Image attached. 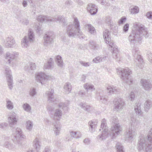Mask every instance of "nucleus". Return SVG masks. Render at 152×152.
<instances>
[{"mask_svg":"<svg viewBox=\"0 0 152 152\" xmlns=\"http://www.w3.org/2000/svg\"><path fill=\"white\" fill-rule=\"evenodd\" d=\"M37 20L40 22L39 25L43 22L58 21L59 23H62L63 26H66V33L69 37H78L81 39L83 38L84 35L80 29V23L77 18H74V24H67L63 16L59 15L57 17L53 18L43 15H40L37 18Z\"/></svg>","mask_w":152,"mask_h":152,"instance_id":"f257e3e1","label":"nucleus"},{"mask_svg":"<svg viewBox=\"0 0 152 152\" xmlns=\"http://www.w3.org/2000/svg\"><path fill=\"white\" fill-rule=\"evenodd\" d=\"M134 30L128 37V39L132 45H137L138 42L141 43V40L144 37L145 38L148 37L149 34L147 31V28H145L144 26L140 23H136L134 25Z\"/></svg>","mask_w":152,"mask_h":152,"instance_id":"f03ea898","label":"nucleus"},{"mask_svg":"<svg viewBox=\"0 0 152 152\" xmlns=\"http://www.w3.org/2000/svg\"><path fill=\"white\" fill-rule=\"evenodd\" d=\"M147 137L148 138L141 137L139 140L137 147L139 151L150 152L152 150V129H151Z\"/></svg>","mask_w":152,"mask_h":152,"instance_id":"7ed1b4c3","label":"nucleus"},{"mask_svg":"<svg viewBox=\"0 0 152 152\" xmlns=\"http://www.w3.org/2000/svg\"><path fill=\"white\" fill-rule=\"evenodd\" d=\"M113 126L111 127L109 131V134L112 135L113 138L115 136L120 134L122 132L121 128L118 123V118L116 116L113 117L110 119Z\"/></svg>","mask_w":152,"mask_h":152,"instance_id":"20e7f679","label":"nucleus"},{"mask_svg":"<svg viewBox=\"0 0 152 152\" xmlns=\"http://www.w3.org/2000/svg\"><path fill=\"white\" fill-rule=\"evenodd\" d=\"M108 127L107 126L106 123V120L104 118L102 119L101 121V124L100 126V129H99V131H101V129L103 130L101 133L97 137V138L98 140L100 141L104 140L108 137V135H110L112 139H114L117 136H114L113 138L112 135H110L109 134L110 130L108 131Z\"/></svg>","mask_w":152,"mask_h":152,"instance_id":"39448f33","label":"nucleus"},{"mask_svg":"<svg viewBox=\"0 0 152 152\" xmlns=\"http://www.w3.org/2000/svg\"><path fill=\"white\" fill-rule=\"evenodd\" d=\"M121 78L127 84L130 85L132 83L133 80L130 75L132 73V71L128 67L121 70Z\"/></svg>","mask_w":152,"mask_h":152,"instance_id":"423d86ee","label":"nucleus"},{"mask_svg":"<svg viewBox=\"0 0 152 152\" xmlns=\"http://www.w3.org/2000/svg\"><path fill=\"white\" fill-rule=\"evenodd\" d=\"M34 36L33 31L29 29L28 31V37L25 36L22 40V47L27 48L29 45L30 43L33 42L34 40Z\"/></svg>","mask_w":152,"mask_h":152,"instance_id":"0eeeda50","label":"nucleus"},{"mask_svg":"<svg viewBox=\"0 0 152 152\" xmlns=\"http://www.w3.org/2000/svg\"><path fill=\"white\" fill-rule=\"evenodd\" d=\"M130 123H131L132 126L134 125V122L133 120H131L130 121ZM136 133L135 129L134 128L133 129L132 126L129 128V129L126 131L125 133V139L126 140H130L132 139L133 138L136 136Z\"/></svg>","mask_w":152,"mask_h":152,"instance_id":"6e6552de","label":"nucleus"},{"mask_svg":"<svg viewBox=\"0 0 152 152\" xmlns=\"http://www.w3.org/2000/svg\"><path fill=\"white\" fill-rule=\"evenodd\" d=\"M5 73L9 88L10 90H12L13 86L12 77L11 75V71L8 67L6 66L5 68Z\"/></svg>","mask_w":152,"mask_h":152,"instance_id":"1a4fd4ad","label":"nucleus"},{"mask_svg":"<svg viewBox=\"0 0 152 152\" xmlns=\"http://www.w3.org/2000/svg\"><path fill=\"white\" fill-rule=\"evenodd\" d=\"M114 104V110L119 111L122 110L124 106V102L121 98H117L115 99Z\"/></svg>","mask_w":152,"mask_h":152,"instance_id":"9d476101","label":"nucleus"},{"mask_svg":"<svg viewBox=\"0 0 152 152\" xmlns=\"http://www.w3.org/2000/svg\"><path fill=\"white\" fill-rule=\"evenodd\" d=\"M35 77L36 80L40 82L42 85L44 84L45 82L48 80V76L42 72L37 73L35 74Z\"/></svg>","mask_w":152,"mask_h":152,"instance_id":"9b49d317","label":"nucleus"},{"mask_svg":"<svg viewBox=\"0 0 152 152\" xmlns=\"http://www.w3.org/2000/svg\"><path fill=\"white\" fill-rule=\"evenodd\" d=\"M54 35L51 32H48L44 36V45L45 46H47L48 44L51 43L53 41Z\"/></svg>","mask_w":152,"mask_h":152,"instance_id":"f8f14e48","label":"nucleus"},{"mask_svg":"<svg viewBox=\"0 0 152 152\" xmlns=\"http://www.w3.org/2000/svg\"><path fill=\"white\" fill-rule=\"evenodd\" d=\"M19 55V53L15 51L11 52H7L5 55V59L8 62L9 64L14 59H15Z\"/></svg>","mask_w":152,"mask_h":152,"instance_id":"ddd939ff","label":"nucleus"},{"mask_svg":"<svg viewBox=\"0 0 152 152\" xmlns=\"http://www.w3.org/2000/svg\"><path fill=\"white\" fill-rule=\"evenodd\" d=\"M40 142L38 139L36 138L33 142V147L31 148H29L27 152H34L35 150L37 152H39L40 148Z\"/></svg>","mask_w":152,"mask_h":152,"instance_id":"4468645a","label":"nucleus"},{"mask_svg":"<svg viewBox=\"0 0 152 152\" xmlns=\"http://www.w3.org/2000/svg\"><path fill=\"white\" fill-rule=\"evenodd\" d=\"M8 120L10 126L13 127V125L16 124L18 121L16 114L13 112H11Z\"/></svg>","mask_w":152,"mask_h":152,"instance_id":"2eb2a0df","label":"nucleus"},{"mask_svg":"<svg viewBox=\"0 0 152 152\" xmlns=\"http://www.w3.org/2000/svg\"><path fill=\"white\" fill-rule=\"evenodd\" d=\"M5 45L7 48H12L13 45H14L15 42L13 37L10 36L7 37L4 41Z\"/></svg>","mask_w":152,"mask_h":152,"instance_id":"dca6fc26","label":"nucleus"},{"mask_svg":"<svg viewBox=\"0 0 152 152\" xmlns=\"http://www.w3.org/2000/svg\"><path fill=\"white\" fill-rule=\"evenodd\" d=\"M15 133V137L17 140H18L19 139L22 140L24 138L25 136L22 134L21 130L20 128H16Z\"/></svg>","mask_w":152,"mask_h":152,"instance_id":"f3484780","label":"nucleus"},{"mask_svg":"<svg viewBox=\"0 0 152 152\" xmlns=\"http://www.w3.org/2000/svg\"><path fill=\"white\" fill-rule=\"evenodd\" d=\"M140 83L143 88L146 90H149L151 87V83L146 80L141 79L140 81Z\"/></svg>","mask_w":152,"mask_h":152,"instance_id":"a211bd4d","label":"nucleus"},{"mask_svg":"<svg viewBox=\"0 0 152 152\" xmlns=\"http://www.w3.org/2000/svg\"><path fill=\"white\" fill-rule=\"evenodd\" d=\"M36 65L34 63H29L27 64L24 66L25 71L29 72L31 70H34L36 69Z\"/></svg>","mask_w":152,"mask_h":152,"instance_id":"6ab92c4d","label":"nucleus"},{"mask_svg":"<svg viewBox=\"0 0 152 152\" xmlns=\"http://www.w3.org/2000/svg\"><path fill=\"white\" fill-rule=\"evenodd\" d=\"M61 126L58 121L56 123L54 124L53 131L54 132L55 134L56 135H58L60 133V131L61 130Z\"/></svg>","mask_w":152,"mask_h":152,"instance_id":"aec40b11","label":"nucleus"},{"mask_svg":"<svg viewBox=\"0 0 152 152\" xmlns=\"http://www.w3.org/2000/svg\"><path fill=\"white\" fill-rule=\"evenodd\" d=\"M107 92L109 95L112 94H116L117 92H119V89L116 87L109 86L107 88Z\"/></svg>","mask_w":152,"mask_h":152,"instance_id":"412c9836","label":"nucleus"},{"mask_svg":"<svg viewBox=\"0 0 152 152\" xmlns=\"http://www.w3.org/2000/svg\"><path fill=\"white\" fill-rule=\"evenodd\" d=\"M68 102H66L64 103H60L59 104V107L62 108L65 113L67 112L69 110L68 106L69 105Z\"/></svg>","mask_w":152,"mask_h":152,"instance_id":"4be33fe9","label":"nucleus"},{"mask_svg":"<svg viewBox=\"0 0 152 152\" xmlns=\"http://www.w3.org/2000/svg\"><path fill=\"white\" fill-rule=\"evenodd\" d=\"M54 62L53 59L50 58L47 63H45L44 66V69H50L53 68Z\"/></svg>","mask_w":152,"mask_h":152,"instance_id":"5701e85b","label":"nucleus"},{"mask_svg":"<svg viewBox=\"0 0 152 152\" xmlns=\"http://www.w3.org/2000/svg\"><path fill=\"white\" fill-rule=\"evenodd\" d=\"M53 90L51 89L50 91L46 92V94L47 95L48 98V101L49 102H52L53 100Z\"/></svg>","mask_w":152,"mask_h":152,"instance_id":"b1692460","label":"nucleus"},{"mask_svg":"<svg viewBox=\"0 0 152 152\" xmlns=\"http://www.w3.org/2000/svg\"><path fill=\"white\" fill-rule=\"evenodd\" d=\"M89 126V130L91 132H94L97 126V124L95 122H94L93 121H90L88 123Z\"/></svg>","mask_w":152,"mask_h":152,"instance_id":"393cba45","label":"nucleus"},{"mask_svg":"<svg viewBox=\"0 0 152 152\" xmlns=\"http://www.w3.org/2000/svg\"><path fill=\"white\" fill-rule=\"evenodd\" d=\"M85 27L88 30V32L91 34L95 35L96 33V31L94 28L91 24H86Z\"/></svg>","mask_w":152,"mask_h":152,"instance_id":"a878e982","label":"nucleus"},{"mask_svg":"<svg viewBox=\"0 0 152 152\" xmlns=\"http://www.w3.org/2000/svg\"><path fill=\"white\" fill-rule=\"evenodd\" d=\"M141 103L140 102L136 103L135 104L134 110L136 113L139 115H141L142 114V112L141 110Z\"/></svg>","mask_w":152,"mask_h":152,"instance_id":"bb28decb","label":"nucleus"},{"mask_svg":"<svg viewBox=\"0 0 152 152\" xmlns=\"http://www.w3.org/2000/svg\"><path fill=\"white\" fill-rule=\"evenodd\" d=\"M145 105V110L146 113L148 112L150 108L152 106V102L149 100H147L145 102L144 104Z\"/></svg>","mask_w":152,"mask_h":152,"instance_id":"cd10ccee","label":"nucleus"},{"mask_svg":"<svg viewBox=\"0 0 152 152\" xmlns=\"http://www.w3.org/2000/svg\"><path fill=\"white\" fill-rule=\"evenodd\" d=\"M110 32L108 29L105 30L103 32V37L105 40H107L108 41L110 39Z\"/></svg>","mask_w":152,"mask_h":152,"instance_id":"c85d7f7f","label":"nucleus"},{"mask_svg":"<svg viewBox=\"0 0 152 152\" xmlns=\"http://www.w3.org/2000/svg\"><path fill=\"white\" fill-rule=\"evenodd\" d=\"M107 57L106 56L103 57L102 58L100 56L96 57L94 58L93 60V61L95 63H98L100 62H103L107 60Z\"/></svg>","mask_w":152,"mask_h":152,"instance_id":"c756f323","label":"nucleus"},{"mask_svg":"<svg viewBox=\"0 0 152 152\" xmlns=\"http://www.w3.org/2000/svg\"><path fill=\"white\" fill-rule=\"evenodd\" d=\"M129 10L131 14H137L139 12V8L136 6H131Z\"/></svg>","mask_w":152,"mask_h":152,"instance_id":"7c9ffc66","label":"nucleus"},{"mask_svg":"<svg viewBox=\"0 0 152 152\" xmlns=\"http://www.w3.org/2000/svg\"><path fill=\"white\" fill-rule=\"evenodd\" d=\"M99 96L100 97L99 101L103 103L106 104L108 100V96H106L102 95L100 93H99Z\"/></svg>","mask_w":152,"mask_h":152,"instance_id":"2f4dec72","label":"nucleus"},{"mask_svg":"<svg viewBox=\"0 0 152 152\" xmlns=\"http://www.w3.org/2000/svg\"><path fill=\"white\" fill-rule=\"evenodd\" d=\"M64 88L65 91L68 92V93H70L72 90V86L71 84L69 82L66 83L64 85Z\"/></svg>","mask_w":152,"mask_h":152,"instance_id":"473e14b6","label":"nucleus"},{"mask_svg":"<svg viewBox=\"0 0 152 152\" xmlns=\"http://www.w3.org/2000/svg\"><path fill=\"white\" fill-rule=\"evenodd\" d=\"M56 59L57 65L61 67L63 66V63L61 59V57L60 56H57L56 57Z\"/></svg>","mask_w":152,"mask_h":152,"instance_id":"72a5a7b5","label":"nucleus"},{"mask_svg":"<svg viewBox=\"0 0 152 152\" xmlns=\"http://www.w3.org/2000/svg\"><path fill=\"white\" fill-rule=\"evenodd\" d=\"M84 88L87 90H89L93 91L95 89L94 88V86L93 85L88 83H86V84L84 85Z\"/></svg>","mask_w":152,"mask_h":152,"instance_id":"f704fd0d","label":"nucleus"},{"mask_svg":"<svg viewBox=\"0 0 152 152\" xmlns=\"http://www.w3.org/2000/svg\"><path fill=\"white\" fill-rule=\"evenodd\" d=\"M80 106L84 110L89 111L90 110V106L85 103H80Z\"/></svg>","mask_w":152,"mask_h":152,"instance_id":"c9c22d12","label":"nucleus"},{"mask_svg":"<svg viewBox=\"0 0 152 152\" xmlns=\"http://www.w3.org/2000/svg\"><path fill=\"white\" fill-rule=\"evenodd\" d=\"M117 152H124V148L123 145L120 143H117L115 146Z\"/></svg>","mask_w":152,"mask_h":152,"instance_id":"e433bc0d","label":"nucleus"},{"mask_svg":"<svg viewBox=\"0 0 152 152\" xmlns=\"http://www.w3.org/2000/svg\"><path fill=\"white\" fill-rule=\"evenodd\" d=\"M110 50H113V53L112 56L113 58L115 59H116L118 58L117 55L118 53V50L117 47H115L113 49H110Z\"/></svg>","mask_w":152,"mask_h":152,"instance_id":"4c0bfd02","label":"nucleus"},{"mask_svg":"<svg viewBox=\"0 0 152 152\" xmlns=\"http://www.w3.org/2000/svg\"><path fill=\"white\" fill-rule=\"evenodd\" d=\"M90 47L93 49H98L99 48V45L96 44V43L93 41H90Z\"/></svg>","mask_w":152,"mask_h":152,"instance_id":"58836bf2","label":"nucleus"},{"mask_svg":"<svg viewBox=\"0 0 152 152\" xmlns=\"http://www.w3.org/2000/svg\"><path fill=\"white\" fill-rule=\"evenodd\" d=\"M136 60H137L139 62H140V64L139 65L138 63H137L136 64V66H138L140 68H142V66H141V62H142V59L141 57V56L139 55V54L137 55H136Z\"/></svg>","mask_w":152,"mask_h":152,"instance_id":"ea45409f","label":"nucleus"},{"mask_svg":"<svg viewBox=\"0 0 152 152\" xmlns=\"http://www.w3.org/2000/svg\"><path fill=\"white\" fill-rule=\"evenodd\" d=\"M62 115V111L59 109H56L55 110V113H54V115L55 117H58L59 118L57 119L58 120H59Z\"/></svg>","mask_w":152,"mask_h":152,"instance_id":"a19ab883","label":"nucleus"},{"mask_svg":"<svg viewBox=\"0 0 152 152\" xmlns=\"http://www.w3.org/2000/svg\"><path fill=\"white\" fill-rule=\"evenodd\" d=\"M33 124V122L30 121H28L26 122V127L27 129L29 131L31 130Z\"/></svg>","mask_w":152,"mask_h":152,"instance_id":"79ce46f5","label":"nucleus"},{"mask_svg":"<svg viewBox=\"0 0 152 152\" xmlns=\"http://www.w3.org/2000/svg\"><path fill=\"white\" fill-rule=\"evenodd\" d=\"M105 41L107 44H108L110 46L109 47V49L110 50V49H113V48H114L115 47L114 45V44L113 42L111 41V39L108 41L107 40H105Z\"/></svg>","mask_w":152,"mask_h":152,"instance_id":"37998d69","label":"nucleus"},{"mask_svg":"<svg viewBox=\"0 0 152 152\" xmlns=\"http://www.w3.org/2000/svg\"><path fill=\"white\" fill-rule=\"evenodd\" d=\"M4 146L6 148H8L10 149H11L13 148V145L10 143L8 141H7L4 142Z\"/></svg>","mask_w":152,"mask_h":152,"instance_id":"c03bdc74","label":"nucleus"},{"mask_svg":"<svg viewBox=\"0 0 152 152\" xmlns=\"http://www.w3.org/2000/svg\"><path fill=\"white\" fill-rule=\"evenodd\" d=\"M6 106L8 109H12L13 108V103L9 100H7Z\"/></svg>","mask_w":152,"mask_h":152,"instance_id":"a18cd8bd","label":"nucleus"},{"mask_svg":"<svg viewBox=\"0 0 152 152\" xmlns=\"http://www.w3.org/2000/svg\"><path fill=\"white\" fill-rule=\"evenodd\" d=\"M139 53L138 49L137 48H133L132 50V55L135 58L136 55H137Z\"/></svg>","mask_w":152,"mask_h":152,"instance_id":"49530a36","label":"nucleus"},{"mask_svg":"<svg viewBox=\"0 0 152 152\" xmlns=\"http://www.w3.org/2000/svg\"><path fill=\"white\" fill-rule=\"evenodd\" d=\"M94 8H96V7L94 4L89 3L87 5V9L89 12L91 9H94Z\"/></svg>","mask_w":152,"mask_h":152,"instance_id":"de8ad7c7","label":"nucleus"},{"mask_svg":"<svg viewBox=\"0 0 152 152\" xmlns=\"http://www.w3.org/2000/svg\"><path fill=\"white\" fill-rule=\"evenodd\" d=\"M129 100L133 102L134 99L135 95L134 92H131L128 97Z\"/></svg>","mask_w":152,"mask_h":152,"instance_id":"09e8293b","label":"nucleus"},{"mask_svg":"<svg viewBox=\"0 0 152 152\" xmlns=\"http://www.w3.org/2000/svg\"><path fill=\"white\" fill-rule=\"evenodd\" d=\"M37 92L36 91V89L33 88L30 89L29 91V94L30 96H33L36 94Z\"/></svg>","mask_w":152,"mask_h":152,"instance_id":"8fccbe9b","label":"nucleus"},{"mask_svg":"<svg viewBox=\"0 0 152 152\" xmlns=\"http://www.w3.org/2000/svg\"><path fill=\"white\" fill-rule=\"evenodd\" d=\"M7 126V123H0V128L4 130L6 129V127Z\"/></svg>","mask_w":152,"mask_h":152,"instance_id":"3c124183","label":"nucleus"},{"mask_svg":"<svg viewBox=\"0 0 152 152\" xmlns=\"http://www.w3.org/2000/svg\"><path fill=\"white\" fill-rule=\"evenodd\" d=\"M23 108L26 111L28 112H29L31 109L30 106L28 104H24L23 105Z\"/></svg>","mask_w":152,"mask_h":152,"instance_id":"603ef678","label":"nucleus"},{"mask_svg":"<svg viewBox=\"0 0 152 152\" xmlns=\"http://www.w3.org/2000/svg\"><path fill=\"white\" fill-rule=\"evenodd\" d=\"M80 63L81 65L85 67L89 66L91 65V64L89 62H86L83 61H80Z\"/></svg>","mask_w":152,"mask_h":152,"instance_id":"864d4df0","label":"nucleus"},{"mask_svg":"<svg viewBox=\"0 0 152 152\" xmlns=\"http://www.w3.org/2000/svg\"><path fill=\"white\" fill-rule=\"evenodd\" d=\"M97 1H98L102 5H105L107 6L109 5L108 4H106L107 2L106 0H96Z\"/></svg>","mask_w":152,"mask_h":152,"instance_id":"5fc2aeb1","label":"nucleus"},{"mask_svg":"<svg viewBox=\"0 0 152 152\" xmlns=\"http://www.w3.org/2000/svg\"><path fill=\"white\" fill-rule=\"evenodd\" d=\"M97 10V8H94V9H91L89 12L92 15H94L96 13Z\"/></svg>","mask_w":152,"mask_h":152,"instance_id":"6e6d98bb","label":"nucleus"},{"mask_svg":"<svg viewBox=\"0 0 152 152\" xmlns=\"http://www.w3.org/2000/svg\"><path fill=\"white\" fill-rule=\"evenodd\" d=\"M146 16L148 19H152V12L151 11L148 12L146 15Z\"/></svg>","mask_w":152,"mask_h":152,"instance_id":"4d7b16f0","label":"nucleus"},{"mask_svg":"<svg viewBox=\"0 0 152 152\" xmlns=\"http://www.w3.org/2000/svg\"><path fill=\"white\" fill-rule=\"evenodd\" d=\"M77 132L75 131H72L70 132V135L72 137L75 138L76 139V137H77Z\"/></svg>","mask_w":152,"mask_h":152,"instance_id":"13d9d810","label":"nucleus"},{"mask_svg":"<svg viewBox=\"0 0 152 152\" xmlns=\"http://www.w3.org/2000/svg\"><path fill=\"white\" fill-rule=\"evenodd\" d=\"M129 25L128 23L126 24L123 27V31L125 32H127L129 29Z\"/></svg>","mask_w":152,"mask_h":152,"instance_id":"bf43d9fd","label":"nucleus"},{"mask_svg":"<svg viewBox=\"0 0 152 152\" xmlns=\"http://www.w3.org/2000/svg\"><path fill=\"white\" fill-rule=\"evenodd\" d=\"M148 61L151 62L152 63V54L149 53L147 55Z\"/></svg>","mask_w":152,"mask_h":152,"instance_id":"052dcab7","label":"nucleus"},{"mask_svg":"<svg viewBox=\"0 0 152 152\" xmlns=\"http://www.w3.org/2000/svg\"><path fill=\"white\" fill-rule=\"evenodd\" d=\"M72 1L71 0H67L66 1L65 3V4L67 6H69L71 5H72Z\"/></svg>","mask_w":152,"mask_h":152,"instance_id":"680f3d73","label":"nucleus"},{"mask_svg":"<svg viewBox=\"0 0 152 152\" xmlns=\"http://www.w3.org/2000/svg\"><path fill=\"white\" fill-rule=\"evenodd\" d=\"M83 142L85 144L88 145L90 143V141L88 138H86L83 140Z\"/></svg>","mask_w":152,"mask_h":152,"instance_id":"e2e57ef3","label":"nucleus"},{"mask_svg":"<svg viewBox=\"0 0 152 152\" xmlns=\"http://www.w3.org/2000/svg\"><path fill=\"white\" fill-rule=\"evenodd\" d=\"M78 94L82 97H84L85 94V92L83 90H81L79 91Z\"/></svg>","mask_w":152,"mask_h":152,"instance_id":"0e129e2a","label":"nucleus"},{"mask_svg":"<svg viewBox=\"0 0 152 152\" xmlns=\"http://www.w3.org/2000/svg\"><path fill=\"white\" fill-rule=\"evenodd\" d=\"M126 19V18L125 17H123L119 21L118 23L120 24H122L124 21Z\"/></svg>","mask_w":152,"mask_h":152,"instance_id":"69168bd1","label":"nucleus"},{"mask_svg":"<svg viewBox=\"0 0 152 152\" xmlns=\"http://www.w3.org/2000/svg\"><path fill=\"white\" fill-rule=\"evenodd\" d=\"M22 5L24 7H26L28 5L27 2L26 0H23L22 2Z\"/></svg>","mask_w":152,"mask_h":152,"instance_id":"338daca9","label":"nucleus"},{"mask_svg":"<svg viewBox=\"0 0 152 152\" xmlns=\"http://www.w3.org/2000/svg\"><path fill=\"white\" fill-rule=\"evenodd\" d=\"M76 2L80 6L82 5L83 4V2L80 0H76Z\"/></svg>","mask_w":152,"mask_h":152,"instance_id":"774afa93","label":"nucleus"}]
</instances>
